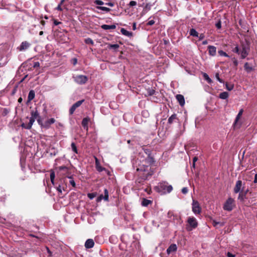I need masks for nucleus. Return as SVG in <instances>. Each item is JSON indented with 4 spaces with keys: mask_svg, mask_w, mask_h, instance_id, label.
<instances>
[{
    "mask_svg": "<svg viewBox=\"0 0 257 257\" xmlns=\"http://www.w3.org/2000/svg\"><path fill=\"white\" fill-rule=\"evenodd\" d=\"M249 49L248 47L242 45L240 52L241 58H245L248 54Z\"/></svg>",
    "mask_w": 257,
    "mask_h": 257,
    "instance_id": "nucleus-12",
    "label": "nucleus"
},
{
    "mask_svg": "<svg viewBox=\"0 0 257 257\" xmlns=\"http://www.w3.org/2000/svg\"><path fill=\"white\" fill-rule=\"evenodd\" d=\"M143 158L141 160L144 163L143 165V167L137 168V170L140 172V175L144 180H147L153 174V171L149 167L154 163L155 161L152 155L148 156L146 158Z\"/></svg>",
    "mask_w": 257,
    "mask_h": 257,
    "instance_id": "nucleus-1",
    "label": "nucleus"
},
{
    "mask_svg": "<svg viewBox=\"0 0 257 257\" xmlns=\"http://www.w3.org/2000/svg\"><path fill=\"white\" fill-rule=\"evenodd\" d=\"M87 196L90 199H92L95 197L96 194L94 193H88Z\"/></svg>",
    "mask_w": 257,
    "mask_h": 257,
    "instance_id": "nucleus-47",
    "label": "nucleus"
},
{
    "mask_svg": "<svg viewBox=\"0 0 257 257\" xmlns=\"http://www.w3.org/2000/svg\"><path fill=\"white\" fill-rule=\"evenodd\" d=\"M85 42L87 44H90L91 45H94V42H93V40L91 38H89L86 39L85 40Z\"/></svg>",
    "mask_w": 257,
    "mask_h": 257,
    "instance_id": "nucleus-40",
    "label": "nucleus"
},
{
    "mask_svg": "<svg viewBox=\"0 0 257 257\" xmlns=\"http://www.w3.org/2000/svg\"><path fill=\"white\" fill-rule=\"evenodd\" d=\"M177 249V246L176 244H171L167 249V253L169 254L172 252H175Z\"/></svg>",
    "mask_w": 257,
    "mask_h": 257,
    "instance_id": "nucleus-16",
    "label": "nucleus"
},
{
    "mask_svg": "<svg viewBox=\"0 0 257 257\" xmlns=\"http://www.w3.org/2000/svg\"><path fill=\"white\" fill-rule=\"evenodd\" d=\"M35 96V93L34 90H31L29 91L28 96V102H30L32 100Z\"/></svg>",
    "mask_w": 257,
    "mask_h": 257,
    "instance_id": "nucleus-20",
    "label": "nucleus"
},
{
    "mask_svg": "<svg viewBox=\"0 0 257 257\" xmlns=\"http://www.w3.org/2000/svg\"><path fill=\"white\" fill-rule=\"evenodd\" d=\"M234 200L231 198H228L223 205V208L224 210L230 211L233 208Z\"/></svg>",
    "mask_w": 257,
    "mask_h": 257,
    "instance_id": "nucleus-5",
    "label": "nucleus"
},
{
    "mask_svg": "<svg viewBox=\"0 0 257 257\" xmlns=\"http://www.w3.org/2000/svg\"><path fill=\"white\" fill-rule=\"evenodd\" d=\"M94 4L99 6H102L104 5V2L100 0H95L94 1Z\"/></svg>",
    "mask_w": 257,
    "mask_h": 257,
    "instance_id": "nucleus-46",
    "label": "nucleus"
},
{
    "mask_svg": "<svg viewBox=\"0 0 257 257\" xmlns=\"http://www.w3.org/2000/svg\"><path fill=\"white\" fill-rule=\"evenodd\" d=\"M73 78L74 81L79 85H83L85 84L88 79L86 76L83 75H77L76 76H73Z\"/></svg>",
    "mask_w": 257,
    "mask_h": 257,
    "instance_id": "nucleus-4",
    "label": "nucleus"
},
{
    "mask_svg": "<svg viewBox=\"0 0 257 257\" xmlns=\"http://www.w3.org/2000/svg\"><path fill=\"white\" fill-rule=\"evenodd\" d=\"M189 34L190 36H192L193 37H198V33L196 31L195 29L192 28L190 29Z\"/></svg>",
    "mask_w": 257,
    "mask_h": 257,
    "instance_id": "nucleus-27",
    "label": "nucleus"
},
{
    "mask_svg": "<svg viewBox=\"0 0 257 257\" xmlns=\"http://www.w3.org/2000/svg\"><path fill=\"white\" fill-rule=\"evenodd\" d=\"M215 26L218 29H221V22L220 21H219L217 23H216Z\"/></svg>",
    "mask_w": 257,
    "mask_h": 257,
    "instance_id": "nucleus-48",
    "label": "nucleus"
},
{
    "mask_svg": "<svg viewBox=\"0 0 257 257\" xmlns=\"http://www.w3.org/2000/svg\"><path fill=\"white\" fill-rule=\"evenodd\" d=\"M94 242L92 239H88L85 242V247L86 248H91L94 246Z\"/></svg>",
    "mask_w": 257,
    "mask_h": 257,
    "instance_id": "nucleus-14",
    "label": "nucleus"
},
{
    "mask_svg": "<svg viewBox=\"0 0 257 257\" xmlns=\"http://www.w3.org/2000/svg\"><path fill=\"white\" fill-rule=\"evenodd\" d=\"M120 32L121 33V34L124 36H126L127 37L132 36V33L127 31L126 30H125L124 28H121L120 30Z\"/></svg>",
    "mask_w": 257,
    "mask_h": 257,
    "instance_id": "nucleus-25",
    "label": "nucleus"
},
{
    "mask_svg": "<svg viewBox=\"0 0 257 257\" xmlns=\"http://www.w3.org/2000/svg\"><path fill=\"white\" fill-rule=\"evenodd\" d=\"M104 196L103 197V199L105 201H108L109 196H108V192L106 189H104Z\"/></svg>",
    "mask_w": 257,
    "mask_h": 257,
    "instance_id": "nucleus-38",
    "label": "nucleus"
},
{
    "mask_svg": "<svg viewBox=\"0 0 257 257\" xmlns=\"http://www.w3.org/2000/svg\"><path fill=\"white\" fill-rule=\"evenodd\" d=\"M31 46V44L27 41L22 42L17 49L19 51H24L28 49Z\"/></svg>",
    "mask_w": 257,
    "mask_h": 257,
    "instance_id": "nucleus-11",
    "label": "nucleus"
},
{
    "mask_svg": "<svg viewBox=\"0 0 257 257\" xmlns=\"http://www.w3.org/2000/svg\"><path fill=\"white\" fill-rule=\"evenodd\" d=\"M95 165L96 166H97L100 165L99 162L98 160V159L96 157H95Z\"/></svg>",
    "mask_w": 257,
    "mask_h": 257,
    "instance_id": "nucleus-55",
    "label": "nucleus"
},
{
    "mask_svg": "<svg viewBox=\"0 0 257 257\" xmlns=\"http://www.w3.org/2000/svg\"><path fill=\"white\" fill-rule=\"evenodd\" d=\"M68 178L69 179H70V180H69V183L70 185H72V186L73 187H75L76 186V184H75V182L73 179V178L72 177V176H68Z\"/></svg>",
    "mask_w": 257,
    "mask_h": 257,
    "instance_id": "nucleus-36",
    "label": "nucleus"
},
{
    "mask_svg": "<svg viewBox=\"0 0 257 257\" xmlns=\"http://www.w3.org/2000/svg\"><path fill=\"white\" fill-rule=\"evenodd\" d=\"M151 203V201L147 199H143V201H142V205L143 206H147Z\"/></svg>",
    "mask_w": 257,
    "mask_h": 257,
    "instance_id": "nucleus-29",
    "label": "nucleus"
},
{
    "mask_svg": "<svg viewBox=\"0 0 257 257\" xmlns=\"http://www.w3.org/2000/svg\"><path fill=\"white\" fill-rule=\"evenodd\" d=\"M227 257H235V255L230 253V252H228L227 253Z\"/></svg>",
    "mask_w": 257,
    "mask_h": 257,
    "instance_id": "nucleus-56",
    "label": "nucleus"
},
{
    "mask_svg": "<svg viewBox=\"0 0 257 257\" xmlns=\"http://www.w3.org/2000/svg\"><path fill=\"white\" fill-rule=\"evenodd\" d=\"M56 10H57L58 11H62V9L61 8V5L59 4L58 5L57 7L56 8Z\"/></svg>",
    "mask_w": 257,
    "mask_h": 257,
    "instance_id": "nucleus-60",
    "label": "nucleus"
},
{
    "mask_svg": "<svg viewBox=\"0 0 257 257\" xmlns=\"http://www.w3.org/2000/svg\"><path fill=\"white\" fill-rule=\"evenodd\" d=\"M103 197H104V196H103L102 195H100V196L98 197V199H97V200H98V201H100V200H101L102 199H103Z\"/></svg>",
    "mask_w": 257,
    "mask_h": 257,
    "instance_id": "nucleus-63",
    "label": "nucleus"
},
{
    "mask_svg": "<svg viewBox=\"0 0 257 257\" xmlns=\"http://www.w3.org/2000/svg\"><path fill=\"white\" fill-rule=\"evenodd\" d=\"M233 51L235 53H236L238 54H239L240 53V51H239V48L237 46H236L234 49H233Z\"/></svg>",
    "mask_w": 257,
    "mask_h": 257,
    "instance_id": "nucleus-49",
    "label": "nucleus"
},
{
    "mask_svg": "<svg viewBox=\"0 0 257 257\" xmlns=\"http://www.w3.org/2000/svg\"><path fill=\"white\" fill-rule=\"evenodd\" d=\"M218 53L219 54V55L221 56H224V57H229L228 55L226 52H224L222 50L218 51Z\"/></svg>",
    "mask_w": 257,
    "mask_h": 257,
    "instance_id": "nucleus-41",
    "label": "nucleus"
},
{
    "mask_svg": "<svg viewBox=\"0 0 257 257\" xmlns=\"http://www.w3.org/2000/svg\"><path fill=\"white\" fill-rule=\"evenodd\" d=\"M208 53L210 55L214 56L216 53V48L214 46H208Z\"/></svg>",
    "mask_w": 257,
    "mask_h": 257,
    "instance_id": "nucleus-17",
    "label": "nucleus"
},
{
    "mask_svg": "<svg viewBox=\"0 0 257 257\" xmlns=\"http://www.w3.org/2000/svg\"><path fill=\"white\" fill-rule=\"evenodd\" d=\"M57 190L59 192H62V187H61V185H59L58 187H57Z\"/></svg>",
    "mask_w": 257,
    "mask_h": 257,
    "instance_id": "nucleus-59",
    "label": "nucleus"
},
{
    "mask_svg": "<svg viewBox=\"0 0 257 257\" xmlns=\"http://www.w3.org/2000/svg\"><path fill=\"white\" fill-rule=\"evenodd\" d=\"M105 5L111 7L114 6V4L113 3H111V2L106 3Z\"/></svg>",
    "mask_w": 257,
    "mask_h": 257,
    "instance_id": "nucleus-58",
    "label": "nucleus"
},
{
    "mask_svg": "<svg viewBox=\"0 0 257 257\" xmlns=\"http://www.w3.org/2000/svg\"><path fill=\"white\" fill-rule=\"evenodd\" d=\"M32 125H30V122L27 124H26L24 123H23L21 124V126L23 128H24L27 129V130H30L32 128Z\"/></svg>",
    "mask_w": 257,
    "mask_h": 257,
    "instance_id": "nucleus-34",
    "label": "nucleus"
},
{
    "mask_svg": "<svg viewBox=\"0 0 257 257\" xmlns=\"http://www.w3.org/2000/svg\"><path fill=\"white\" fill-rule=\"evenodd\" d=\"M98 10H101V11H105L106 12H108L110 11V9L108 8H107V7H101V6H98L96 8Z\"/></svg>",
    "mask_w": 257,
    "mask_h": 257,
    "instance_id": "nucleus-33",
    "label": "nucleus"
},
{
    "mask_svg": "<svg viewBox=\"0 0 257 257\" xmlns=\"http://www.w3.org/2000/svg\"><path fill=\"white\" fill-rule=\"evenodd\" d=\"M198 37H199V40H201L204 38V35L203 34H201Z\"/></svg>",
    "mask_w": 257,
    "mask_h": 257,
    "instance_id": "nucleus-57",
    "label": "nucleus"
},
{
    "mask_svg": "<svg viewBox=\"0 0 257 257\" xmlns=\"http://www.w3.org/2000/svg\"><path fill=\"white\" fill-rule=\"evenodd\" d=\"M203 76L204 78L207 81L208 83H212V80L210 78L208 75L205 73H204L203 74Z\"/></svg>",
    "mask_w": 257,
    "mask_h": 257,
    "instance_id": "nucleus-31",
    "label": "nucleus"
},
{
    "mask_svg": "<svg viewBox=\"0 0 257 257\" xmlns=\"http://www.w3.org/2000/svg\"><path fill=\"white\" fill-rule=\"evenodd\" d=\"M137 5V3L136 1H132L130 2V3L128 4V6L130 7H135L136 6V5Z\"/></svg>",
    "mask_w": 257,
    "mask_h": 257,
    "instance_id": "nucleus-45",
    "label": "nucleus"
},
{
    "mask_svg": "<svg viewBox=\"0 0 257 257\" xmlns=\"http://www.w3.org/2000/svg\"><path fill=\"white\" fill-rule=\"evenodd\" d=\"M155 92V90L152 88H149L147 90V94L149 96H152V95H154Z\"/></svg>",
    "mask_w": 257,
    "mask_h": 257,
    "instance_id": "nucleus-39",
    "label": "nucleus"
},
{
    "mask_svg": "<svg viewBox=\"0 0 257 257\" xmlns=\"http://www.w3.org/2000/svg\"><path fill=\"white\" fill-rule=\"evenodd\" d=\"M119 45L118 44H110L109 45L108 48L110 49H116L118 48Z\"/></svg>",
    "mask_w": 257,
    "mask_h": 257,
    "instance_id": "nucleus-42",
    "label": "nucleus"
},
{
    "mask_svg": "<svg viewBox=\"0 0 257 257\" xmlns=\"http://www.w3.org/2000/svg\"><path fill=\"white\" fill-rule=\"evenodd\" d=\"M90 120V118L88 117H85L82 119V125L84 127V129H86V130H88V123L89 121Z\"/></svg>",
    "mask_w": 257,
    "mask_h": 257,
    "instance_id": "nucleus-18",
    "label": "nucleus"
},
{
    "mask_svg": "<svg viewBox=\"0 0 257 257\" xmlns=\"http://www.w3.org/2000/svg\"><path fill=\"white\" fill-rule=\"evenodd\" d=\"M176 98L177 101H178L179 104L181 106H183L184 105V104H185V99H184V97L183 95H182L181 94H177L176 96Z\"/></svg>",
    "mask_w": 257,
    "mask_h": 257,
    "instance_id": "nucleus-15",
    "label": "nucleus"
},
{
    "mask_svg": "<svg viewBox=\"0 0 257 257\" xmlns=\"http://www.w3.org/2000/svg\"><path fill=\"white\" fill-rule=\"evenodd\" d=\"M61 23L60 22H59V21H57L56 20H54V24L55 26H57V25L60 24Z\"/></svg>",
    "mask_w": 257,
    "mask_h": 257,
    "instance_id": "nucleus-54",
    "label": "nucleus"
},
{
    "mask_svg": "<svg viewBox=\"0 0 257 257\" xmlns=\"http://www.w3.org/2000/svg\"><path fill=\"white\" fill-rule=\"evenodd\" d=\"M215 78H216L217 81H219L220 83H222L224 82L223 80L220 78L219 74L218 73H216L215 74Z\"/></svg>",
    "mask_w": 257,
    "mask_h": 257,
    "instance_id": "nucleus-43",
    "label": "nucleus"
},
{
    "mask_svg": "<svg viewBox=\"0 0 257 257\" xmlns=\"http://www.w3.org/2000/svg\"><path fill=\"white\" fill-rule=\"evenodd\" d=\"M154 24H155V21H154V20H150V21H149L147 23V25L148 26H152V25H153Z\"/></svg>",
    "mask_w": 257,
    "mask_h": 257,
    "instance_id": "nucleus-51",
    "label": "nucleus"
},
{
    "mask_svg": "<svg viewBox=\"0 0 257 257\" xmlns=\"http://www.w3.org/2000/svg\"><path fill=\"white\" fill-rule=\"evenodd\" d=\"M72 61H73V65H76V63H77V59H76V58H74V59H73Z\"/></svg>",
    "mask_w": 257,
    "mask_h": 257,
    "instance_id": "nucleus-61",
    "label": "nucleus"
},
{
    "mask_svg": "<svg viewBox=\"0 0 257 257\" xmlns=\"http://www.w3.org/2000/svg\"><path fill=\"white\" fill-rule=\"evenodd\" d=\"M253 182H254V183H257V174H256L255 175Z\"/></svg>",
    "mask_w": 257,
    "mask_h": 257,
    "instance_id": "nucleus-64",
    "label": "nucleus"
},
{
    "mask_svg": "<svg viewBox=\"0 0 257 257\" xmlns=\"http://www.w3.org/2000/svg\"><path fill=\"white\" fill-rule=\"evenodd\" d=\"M142 150L146 154L147 156L152 155V151L150 149L146 148L145 146L142 147Z\"/></svg>",
    "mask_w": 257,
    "mask_h": 257,
    "instance_id": "nucleus-30",
    "label": "nucleus"
},
{
    "mask_svg": "<svg viewBox=\"0 0 257 257\" xmlns=\"http://www.w3.org/2000/svg\"><path fill=\"white\" fill-rule=\"evenodd\" d=\"M244 68L247 73H249L253 70V67L250 65L247 62L244 64Z\"/></svg>",
    "mask_w": 257,
    "mask_h": 257,
    "instance_id": "nucleus-21",
    "label": "nucleus"
},
{
    "mask_svg": "<svg viewBox=\"0 0 257 257\" xmlns=\"http://www.w3.org/2000/svg\"><path fill=\"white\" fill-rule=\"evenodd\" d=\"M177 115L176 114L174 113L172 114L170 117H169L168 119V123L170 124H172L174 120L177 119Z\"/></svg>",
    "mask_w": 257,
    "mask_h": 257,
    "instance_id": "nucleus-24",
    "label": "nucleus"
},
{
    "mask_svg": "<svg viewBox=\"0 0 257 257\" xmlns=\"http://www.w3.org/2000/svg\"><path fill=\"white\" fill-rule=\"evenodd\" d=\"M55 177V173L54 172H51L50 174V180H54Z\"/></svg>",
    "mask_w": 257,
    "mask_h": 257,
    "instance_id": "nucleus-52",
    "label": "nucleus"
},
{
    "mask_svg": "<svg viewBox=\"0 0 257 257\" xmlns=\"http://www.w3.org/2000/svg\"><path fill=\"white\" fill-rule=\"evenodd\" d=\"M31 116L30 118V125H33L35 119L39 117V113L37 110H32L31 112Z\"/></svg>",
    "mask_w": 257,
    "mask_h": 257,
    "instance_id": "nucleus-7",
    "label": "nucleus"
},
{
    "mask_svg": "<svg viewBox=\"0 0 257 257\" xmlns=\"http://www.w3.org/2000/svg\"><path fill=\"white\" fill-rule=\"evenodd\" d=\"M101 28L105 30H107L109 29H115L116 28V25H102L101 26Z\"/></svg>",
    "mask_w": 257,
    "mask_h": 257,
    "instance_id": "nucleus-19",
    "label": "nucleus"
},
{
    "mask_svg": "<svg viewBox=\"0 0 257 257\" xmlns=\"http://www.w3.org/2000/svg\"><path fill=\"white\" fill-rule=\"evenodd\" d=\"M212 224L214 227H217L218 225H219L220 226H223L224 225L223 222H218L215 220L212 221Z\"/></svg>",
    "mask_w": 257,
    "mask_h": 257,
    "instance_id": "nucleus-32",
    "label": "nucleus"
},
{
    "mask_svg": "<svg viewBox=\"0 0 257 257\" xmlns=\"http://www.w3.org/2000/svg\"><path fill=\"white\" fill-rule=\"evenodd\" d=\"M188 189L187 187H184L182 189V192L184 194H187L188 193Z\"/></svg>",
    "mask_w": 257,
    "mask_h": 257,
    "instance_id": "nucleus-50",
    "label": "nucleus"
},
{
    "mask_svg": "<svg viewBox=\"0 0 257 257\" xmlns=\"http://www.w3.org/2000/svg\"><path fill=\"white\" fill-rule=\"evenodd\" d=\"M37 121L40 125H41V124H43V123L42 122L41 120L40 119V117H38V118L37 119Z\"/></svg>",
    "mask_w": 257,
    "mask_h": 257,
    "instance_id": "nucleus-62",
    "label": "nucleus"
},
{
    "mask_svg": "<svg viewBox=\"0 0 257 257\" xmlns=\"http://www.w3.org/2000/svg\"><path fill=\"white\" fill-rule=\"evenodd\" d=\"M84 101V100L82 99V100L78 101L76 103L73 104L72 105V106L71 107V108H70V109H69V113H70V114L72 115V114H73V113L75 111V109L77 107H79Z\"/></svg>",
    "mask_w": 257,
    "mask_h": 257,
    "instance_id": "nucleus-10",
    "label": "nucleus"
},
{
    "mask_svg": "<svg viewBox=\"0 0 257 257\" xmlns=\"http://www.w3.org/2000/svg\"><path fill=\"white\" fill-rule=\"evenodd\" d=\"M151 5L150 3H147L145 5L143 10L142 11V14L144 15L146 14L149 11L151 10Z\"/></svg>",
    "mask_w": 257,
    "mask_h": 257,
    "instance_id": "nucleus-23",
    "label": "nucleus"
},
{
    "mask_svg": "<svg viewBox=\"0 0 257 257\" xmlns=\"http://www.w3.org/2000/svg\"><path fill=\"white\" fill-rule=\"evenodd\" d=\"M243 184L241 180H238L236 181L235 187L233 189V191L234 193H238L240 192V191L242 190Z\"/></svg>",
    "mask_w": 257,
    "mask_h": 257,
    "instance_id": "nucleus-9",
    "label": "nucleus"
},
{
    "mask_svg": "<svg viewBox=\"0 0 257 257\" xmlns=\"http://www.w3.org/2000/svg\"><path fill=\"white\" fill-rule=\"evenodd\" d=\"M243 109H240L235 118V121H234V125H237V122L239 120V119H240V117L241 116V115H242V113H243Z\"/></svg>",
    "mask_w": 257,
    "mask_h": 257,
    "instance_id": "nucleus-22",
    "label": "nucleus"
},
{
    "mask_svg": "<svg viewBox=\"0 0 257 257\" xmlns=\"http://www.w3.org/2000/svg\"><path fill=\"white\" fill-rule=\"evenodd\" d=\"M58 174L60 176H66L69 174V169L65 166L58 167L56 168Z\"/></svg>",
    "mask_w": 257,
    "mask_h": 257,
    "instance_id": "nucleus-6",
    "label": "nucleus"
},
{
    "mask_svg": "<svg viewBox=\"0 0 257 257\" xmlns=\"http://www.w3.org/2000/svg\"><path fill=\"white\" fill-rule=\"evenodd\" d=\"M228 93L224 91L220 93L219 97L222 99H226L228 97Z\"/></svg>",
    "mask_w": 257,
    "mask_h": 257,
    "instance_id": "nucleus-26",
    "label": "nucleus"
},
{
    "mask_svg": "<svg viewBox=\"0 0 257 257\" xmlns=\"http://www.w3.org/2000/svg\"><path fill=\"white\" fill-rule=\"evenodd\" d=\"M39 66H40V63L39 62H35L34 63V65H33L34 68L39 67Z\"/></svg>",
    "mask_w": 257,
    "mask_h": 257,
    "instance_id": "nucleus-53",
    "label": "nucleus"
},
{
    "mask_svg": "<svg viewBox=\"0 0 257 257\" xmlns=\"http://www.w3.org/2000/svg\"><path fill=\"white\" fill-rule=\"evenodd\" d=\"M72 151L76 154H78L77 147L74 143H72L71 144Z\"/></svg>",
    "mask_w": 257,
    "mask_h": 257,
    "instance_id": "nucleus-35",
    "label": "nucleus"
},
{
    "mask_svg": "<svg viewBox=\"0 0 257 257\" xmlns=\"http://www.w3.org/2000/svg\"><path fill=\"white\" fill-rule=\"evenodd\" d=\"M96 169L97 171H98L99 172L105 171L106 172H107L108 174H109V172L108 170H107L105 168L101 167L100 165L96 166Z\"/></svg>",
    "mask_w": 257,
    "mask_h": 257,
    "instance_id": "nucleus-28",
    "label": "nucleus"
},
{
    "mask_svg": "<svg viewBox=\"0 0 257 257\" xmlns=\"http://www.w3.org/2000/svg\"><path fill=\"white\" fill-rule=\"evenodd\" d=\"M225 85L226 88L229 91L232 90L233 88V85L232 84H228L227 83H226Z\"/></svg>",
    "mask_w": 257,
    "mask_h": 257,
    "instance_id": "nucleus-44",
    "label": "nucleus"
},
{
    "mask_svg": "<svg viewBox=\"0 0 257 257\" xmlns=\"http://www.w3.org/2000/svg\"><path fill=\"white\" fill-rule=\"evenodd\" d=\"M55 122V119L54 118H51L45 121L43 124H41V126L48 129L50 127L52 124H53Z\"/></svg>",
    "mask_w": 257,
    "mask_h": 257,
    "instance_id": "nucleus-13",
    "label": "nucleus"
},
{
    "mask_svg": "<svg viewBox=\"0 0 257 257\" xmlns=\"http://www.w3.org/2000/svg\"><path fill=\"white\" fill-rule=\"evenodd\" d=\"M158 191L162 194L170 193L173 190V187L166 182L160 183L157 187Z\"/></svg>",
    "mask_w": 257,
    "mask_h": 257,
    "instance_id": "nucleus-2",
    "label": "nucleus"
},
{
    "mask_svg": "<svg viewBox=\"0 0 257 257\" xmlns=\"http://www.w3.org/2000/svg\"><path fill=\"white\" fill-rule=\"evenodd\" d=\"M187 223L192 228H195L198 226V222L194 217H189L187 219Z\"/></svg>",
    "mask_w": 257,
    "mask_h": 257,
    "instance_id": "nucleus-8",
    "label": "nucleus"
},
{
    "mask_svg": "<svg viewBox=\"0 0 257 257\" xmlns=\"http://www.w3.org/2000/svg\"><path fill=\"white\" fill-rule=\"evenodd\" d=\"M168 217L170 219V220H174V218H175V216L173 214V212L172 211H169L168 213Z\"/></svg>",
    "mask_w": 257,
    "mask_h": 257,
    "instance_id": "nucleus-37",
    "label": "nucleus"
},
{
    "mask_svg": "<svg viewBox=\"0 0 257 257\" xmlns=\"http://www.w3.org/2000/svg\"><path fill=\"white\" fill-rule=\"evenodd\" d=\"M192 212L196 215H200L201 213L202 208L198 201L193 199L192 203Z\"/></svg>",
    "mask_w": 257,
    "mask_h": 257,
    "instance_id": "nucleus-3",
    "label": "nucleus"
}]
</instances>
